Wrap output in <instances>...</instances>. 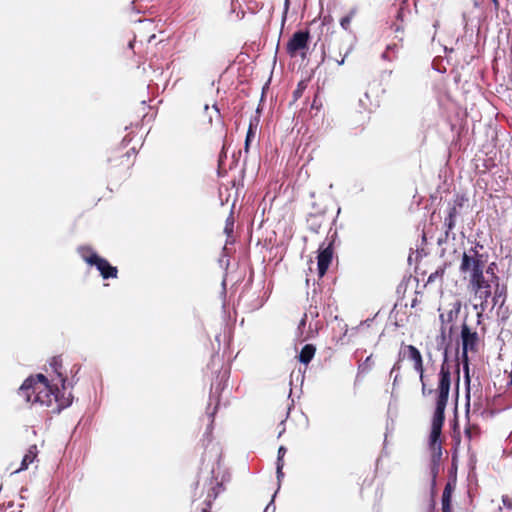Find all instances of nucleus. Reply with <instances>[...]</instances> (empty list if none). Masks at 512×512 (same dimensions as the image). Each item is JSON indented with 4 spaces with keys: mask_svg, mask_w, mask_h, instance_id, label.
Listing matches in <instances>:
<instances>
[{
    "mask_svg": "<svg viewBox=\"0 0 512 512\" xmlns=\"http://www.w3.org/2000/svg\"><path fill=\"white\" fill-rule=\"evenodd\" d=\"M18 394L26 402L52 407L54 413H60L70 406L73 400L71 392H66L62 387L60 389L57 383L51 385L43 374L27 378L19 388Z\"/></svg>",
    "mask_w": 512,
    "mask_h": 512,
    "instance_id": "f257e3e1",
    "label": "nucleus"
},
{
    "mask_svg": "<svg viewBox=\"0 0 512 512\" xmlns=\"http://www.w3.org/2000/svg\"><path fill=\"white\" fill-rule=\"evenodd\" d=\"M207 368L211 370L209 402L206 408V415L210 422L207 425L205 434L212 432L214 418L220 405V397L227 387L231 372L230 366L223 368V362L218 354L212 355L210 362L207 364Z\"/></svg>",
    "mask_w": 512,
    "mask_h": 512,
    "instance_id": "f03ea898",
    "label": "nucleus"
},
{
    "mask_svg": "<svg viewBox=\"0 0 512 512\" xmlns=\"http://www.w3.org/2000/svg\"><path fill=\"white\" fill-rule=\"evenodd\" d=\"M205 454L202 457L201 467L198 472V480L194 483L195 488L198 487L200 482H203V490L207 491L205 499L206 507L201 509V512H211L212 502L224 490L223 481H218L216 470L220 468L221 454L215 456Z\"/></svg>",
    "mask_w": 512,
    "mask_h": 512,
    "instance_id": "7ed1b4c3",
    "label": "nucleus"
},
{
    "mask_svg": "<svg viewBox=\"0 0 512 512\" xmlns=\"http://www.w3.org/2000/svg\"><path fill=\"white\" fill-rule=\"evenodd\" d=\"M451 389L438 388L436 389L435 407L433 410L429 437L442 436V429L445 423V410L449 401V394Z\"/></svg>",
    "mask_w": 512,
    "mask_h": 512,
    "instance_id": "20e7f679",
    "label": "nucleus"
},
{
    "mask_svg": "<svg viewBox=\"0 0 512 512\" xmlns=\"http://www.w3.org/2000/svg\"><path fill=\"white\" fill-rule=\"evenodd\" d=\"M311 35L308 29H298L289 38L286 44V52L290 57L298 54L304 59L307 57Z\"/></svg>",
    "mask_w": 512,
    "mask_h": 512,
    "instance_id": "39448f33",
    "label": "nucleus"
},
{
    "mask_svg": "<svg viewBox=\"0 0 512 512\" xmlns=\"http://www.w3.org/2000/svg\"><path fill=\"white\" fill-rule=\"evenodd\" d=\"M451 347L442 348V363L438 372V388L451 389V364H450Z\"/></svg>",
    "mask_w": 512,
    "mask_h": 512,
    "instance_id": "423d86ee",
    "label": "nucleus"
},
{
    "mask_svg": "<svg viewBox=\"0 0 512 512\" xmlns=\"http://www.w3.org/2000/svg\"><path fill=\"white\" fill-rule=\"evenodd\" d=\"M334 257V250L331 247V244L329 246H325V242H322L317 250V274L318 277L321 279L323 278Z\"/></svg>",
    "mask_w": 512,
    "mask_h": 512,
    "instance_id": "0eeeda50",
    "label": "nucleus"
},
{
    "mask_svg": "<svg viewBox=\"0 0 512 512\" xmlns=\"http://www.w3.org/2000/svg\"><path fill=\"white\" fill-rule=\"evenodd\" d=\"M460 339L462 348L472 349V352L477 350L479 335L477 331L472 330V328L466 323V320H464L461 325Z\"/></svg>",
    "mask_w": 512,
    "mask_h": 512,
    "instance_id": "6e6552de",
    "label": "nucleus"
},
{
    "mask_svg": "<svg viewBox=\"0 0 512 512\" xmlns=\"http://www.w3.org/2000/svg\"><path fill=\"white\" fill-rule=\"evenodd\" d=\"M143 2H150V0H131L130 1V23H142L147 21V19H141L138 17L139 14H144L148 10V5L143 4Z\"/></svg>",
    "mask_w": 512,
    "mask_h": 512,
    "instance_id": "1a4fd4ad",
    "label": "nucleus"
},
{
    "mask_svg": "<svg viewBox=\"0 0 512 512\" xmlns=\"http://www.w3.org/2000/svg\"><path fill=\"white\" fill-rule=\"evenodd\" d=\"M430 462L441 463L443 456L442 438L428 437Z\"/></svg>",
    "mask_w": 512,
    "mask_h": 512,
    "instance_id": "9d476101",
    "label": "nucleus"
},
{
    "mask_svg": "<svg viewBox=\"0 0 512 512\" xmlns=\"http://www.w3.org/2000/svg\"><path fill=\"white\" fill-rule=\"evenodd\" d=\"M493 284L495 286V291L492 302L494 306L499 305L501 308L505 304L507 298V286L505 284H500V278L498 275H494Z\"/></svg>",
    "mask_w": 512,
    "mask_h": 512,
    "instance_id": "9b49d317",
    "label": "nucleus"
},
{
    "mask_svg": "<svg viewBox=\"0 0 512 512\" xmlns=\"http://www.w3.org/2000/svg\"><path fill=\"white\" fill-rule=\"evenodd\" d=\"M92 266H95L103 279L116 278L118 270L112 266L105 258L100 257Z\"/></svg>",
    "mask_w": 512,
    "mask_h": 512,
    "instance_id": "f8f14e48",
    "label": "nucleus"
},
{
    "mask_svg": "<svg viewBox=\"0 0 512 512\" xmlns=\"http://www.w3.org/2000/svg\"><path fill=\"white\" fill-rule=\"evenodd\" d=\"M439 320L441 322L439 335L436 337V348L437 350H441L445 347H451L452 346V339L451 337H448L447 330L445 326V315L440 314Z\"/></svg>",
    "mask_w": 512,
    "mask_h": 512,
    "instance_id": "ddd939ff",
    "label": "nucleus"
},
{
    "mask_svg": "<svg viewBox=\"0 0 512 512\" xmlns=\"http://www.w3.org/2000/svg\"><path fill=\"white\" fill-rule=\"evenodd\" d=\"M478 261L475 260V257L473 255L468 254L467 252H463L461 256V263L459 266V270L461 273H472L475 270H480Z\"/></svg>",
    "mask_w": 512,
    "mask_h": 512,
    "instance_id": "4468645a",
    "label": "nucleus"
},
{
    "mask_svg": "<svg viewBox=\"0 0 512 512\" xmlns=\"http://www.w3.org/2000/svg\"><path fill=\"white\" fill-rule=\"evenodd\" d=\"M463 370V380L465 387V414L468 417L470 410V399H471V374H470V366L467 364L462 367Z\"/></svg>",
    "mask_w": 512,
    "mask_h": 512,
    "instance_id": "2eb2a0df",
    "label": "nucleus"
},
{
    "mask_svg": "<svg viewBox=\"0 0 512 512\" xmlns=\"http://www.w3.org/2000/svg\"><path fill=\"white\" fill-rule=\"evenodd\" d=\"M77 253L88 265L92 266L101 256L89 245H81Z\"/></svg>",
    "mask_w": 512,
    "mask_h": 512,
    "instance_id": "dca6fc26",
    "label": "nucleus"
},
{
    "mask_svg": "<svg viewBox=\"0 0 512 512\" xmlns=\"http://www.w3.org/2000/svg\"><path fill=\"white\" fill-rule=\"evenodd\" d=\"M316 353V346L311 343L305 344L299 354L297 355V359L301 364L308 366V364L312 361Z\"/></svg>",
    "mask_w": 512,
    "mask_h": 512,
    "instance_id": "f3484780",
    "label": "nucleus"
},
{
    "mask_svg": "<svg viewBox=\"0 0 512 512\" xmlns=\"http://www.w3.org/2000/svg\"><path fill=\"white\" fill-rule=\"evenodd\" d=\"M488 283L484 277V269L475 270L470 273V285L476 293L483 289V285Z\"/></svg>",
    "mask_w": 512,
    "mask_h": 512,
    "instance_id": "a211bd4d",
    "label": "nucleus"
},
{
    "mask_svg": "<svg viewBox=\"0 0 512 512\" xmlns=\"http://www.w3.org/2000/svg\"><path fill=\"white\" fill-rule=\"evenodd\" d=\"M441 463L429 462V474H430V494L431 496H437V478L439 475Z\"/></svg>",
    "mask_w": 512,
    "mask_h": 512,
    "instance_id": "6ab92c4d",
    "label": "nucleus"
},
{
    "mask_svg": "<svg viewBox=\"0 0 512 512\" xmlns=\"http://www.w3.org/2000/svg\"><path fill=\"white\" fill-rule=\"evenodd\" d=\"M37 455H38L37 446L36 445L30 446L27 453L24 455V457L22 459L20 468L16 469L14 472L17 473V472L26 470L29 467V465L32 464L36 460Z\"/></svg>",
    "mask_w": 512,
    "mask_h": 512,
    "instance_id": "aec40b11",
    "label": "nucleus"
},
{
    "mask_svg": "<svg viewBox=\"0 0 512 512\" xmlns=\"http://www.w3.org/2000/svg\"><path fill=\"white\" fill-rule=\"evenodd\" d=\"M456 488V483L447 481L446 485L444 487L442 497H441V504L442 507H452V494Z\"/></svg>",
    "mask_w": 512,
    "mask_h": 512,
    "instance_id": "412c9836",
    "label": "nucleus"
},
{
    "mask_svg": "<svg viewBox=\"0 0 512 512\" xmlns=\"http://www.w3.org/2000/svg\"><path fill=\"white\" fill-rule=\"evenodd\" d=\"M50 366L53 371L57 374L58 382L61 384L62 388L66 390V378L63 376L61 371L62 369V361L59 357H54L50 362Z\"/></svg>",
    "mask_w": 512,
    "mask_h": 512,
    "instance_id": "4be33fe9",
    "label": "nucleus"
},
{
    "mask_svg": "<svg viewBox=\"0 0 512 512\" xmlns=\"http://www.w3.org/2000/svg\"><path fill=\"white\" fill-rule=\"evenodd\" d=\"M470 351H472V349H467V348H462V347H461V351H460V347L457 344L456 349H455V360L461 361L462 367L466 364L468 366H470V357H469Z\"/></svg>",
    "mask_w": 512,
    "mask_h": 512,
    "instance_id": "5701e85b",
    "label": "nucleus"
},
{
    "mask_svg": "<svg viewBox=\"0 0 512 512\" xmlns=\"http://www.w3.org/2000/svg\"><path fill=\"white\" fill-rule=\"evenodd\" d=\"M308 229L313 233H318L321 228V221L318 213H309L307 216Z\"/></svg>",
    "mask_w": 512,
    "mask_h": 512,
    "instance_id": "b1692460",
    "label": "nucleus"
},
{
    "mask_svg": "<svg viewBox=\"0 0 512 512\" xmlns=\"http://www.w3.org/2000/svg\"><path fill=\"white\" fill-rule=\"evenodd\" d=\"M462 303L460 300H456L453 303L452 309L445 315V324L452 322L457 316L459 315L461 311Z\"/></svg>",
    "mask_w": 512,
    "mask_h": 512,
    "instance_id": "393cba45",
    "label": "nucleus"
},
{
    "mask_svg": "<svg viewBox=\"0 0 512 512\" xmlns=\"http://www.w3.org/2000/svg\"><path fill=\"white\" fill-rule=\"evenodd\" d=\"M405 348L407 350V358L413 363L423 358L420 350L416 346L410 344L406 345Z\"/></svg>",
    "mask_w": 512,
    "mask_h": 512,
    "instance_id": "a878e982",
    "label": "nucleus"
},
{
    "mask_svg": "<svg viewBox=\"0 0 512 512\" xmlns=\"http://www.w3.org/2000/svg\"><path fill=\"white\" fill-rule=\"evenodd\" d=\"M229 14H236V20H240L244 17L245 12L241 9V5L238 0H231Z\"/></svg>",
    "mask_w": 512,
    "mask_h": 512,
    "instance_id": "bb28decb",
    "label": "nucleus"
},
{
    "mask_svg": "<svg viewBox=\"0 0 512 512\" xmlns=\"http://www.w3.org/2000/svg\"><path fill=\"white\" fill-rule=\"evenodd\" d=\"M325 242V246H329L331 244L332 249H335L336 242H339V236L337 230H333L332 226L329 229L328 235L326 239L323 241Z\"/></svg>",
    "mask_w": 512,
    "mask_h": 512,
    "instance_id": "cd10ccee",
    "label": "nucleus"
},
{
    "mask_svg": "<svg viewBox=\"0 0 512 512\" xmlns=\"http://www.w3.org/2000/svg\"><path fill=\"white\" fill-rule=\"evenodd\" d=\"M234 216L233 211L231 210L229 216L226 218L225 221V227H224V233L226 234L227 238H230L233 236L234 233Z\"/></svg>",
    "mask_w": 512,
    "mask_h": 512,
    "instance_id": "c85d7f7f",
    "label": "nucleus"
},
{
    "mask_svg": "<svg viewBox=\"0 0 512 512\" xmlns=\"http://www.w3.org/2000/svg\"><path fill=\"white\" fill-rule=\"evenodd\" d=\"M373 365H374V362L372 360V355H369L366 357V359L363 362H361L358 365V373H361V374L368 373L369 371H371Z\"/></svg>",
    "mask_w": 512,
    "mask_h": 512,
    "instance_id": "c756f323",
    "label": "nucleus"
},
{
    "mask_svg": "<svg viewBox=\"0 0 512 512\" xmlns=\"http://www.w3.org/2000/svg\"><path fill=\"white\" fill-rule=\"evenodd\" d=\"M355 13H356V8H353L350 10V12L348 14H346L345 16H343L340 19V26L342 29H344L345 31L349 30L350 23L352 21L353 16L355 15Z\"/></svg>",
    "mask_w": 512,
    "mask_h": 512,
    "instance_id": "7c9ffc66",
    "label": "nucleus"
},
{
    "mask_svg": "<svg viewBox=\"0 0 512 512\" xmlns=\"http://www.w3.org/2000/svg\"><path fill=\"white\" fill-rule=\"evenodd\" d=\"M264 302V299L257 295L251 303L247 304V311L252 312L260 309L264 305Z\"/></svg>",
    "mask_w": 512,
    "mask_h": 512,
    "instance_id": "2f4dec72",
    "label": "nucleus"
},
{
    "mask_svg": "<svg viewBox=\"0 0 512 512\" xmlns=\"http://www.w3.org/2000/svg\"><path fill=\"white\" fill-rule=\"evenodd\" d=\"M457 471H458V463L451 462L450 467L448 468L447 481L457 483Z\"/></svg>",
    "mask_w": 512,
    "mask_h": 512,
    "instance_id": "473e14b6",
    "label": "nucleus"
},
{
    "mask_svg": "<svg viewBox=\"0 0 512 512\" xmlns=\"http://www.w3.org/2000/svg\"><path fill=\"white\" fill-rule=\"evenodd\" d=\"M307 88V84L305 81H300L298 84H297V87L296 89L293 91V98L294 100H298L300 97H302L305 89Z\"/></svg>",
    "mask_w": 512,
    "mask_h": 512,
    "instance_id": "72a5a7b5",
    "label": "nucleus"
},
{
    "mask_svg": "<svg viewBox=\"0 0 512 512\" xmlns=\"http://www.w3.org/2000/svg\"><path fill=\"white\" fill-rule=\"evenodd\" d=\"M414 365V370L419 374V379H420V382H423V379H425V369H424V365H423V358L422 359H419L418 361H416L415 363H413Z\"/></svg>",
    "mask_w": 512,
    "mask_h": 512,
    "instance_id": "f704fd0d",
    "label": "nucleus"
},
{
    "mask_svg": "<svg viewBox=\"0 0 512 512\" xmlns=\"http://www.w3.org/2000/svg\"><path fill=\"white\" fill-rule=\"evenodd\" d=\"M226 295H227V289H226V276H225L221 282V292H220V297L222 298L223 313H226Z\"/></svg>",
    "mask_w": 512,
    "mask_h": 512,
    "instance_id": "c9c22d12",
    "label": "nucleus"
},
{
    "mask_svg": "<svg viewBox=\"0 0 512 512\" xmlns=\"http://www.w3.org/2000/svg\"><path fill=\"white\" fill-rule=\"evenodd\" d=\"M283 467L284 464H276L277 492L280 490L281 481L284 478Z\"/></svg>",
    "mask_w": 512,
    "mask_h": 512,
    "instance_id": "e433bc0d",
    "label": "nucleus"
},
{
    "mask_svg": "<svg viewBox=\"0 0 512 512\" xmlns=\"http://www.w3.org/2000/svg\"><path fill=\"white\" fill-rule=\"evenodd\" d=\"M456 219L451 217H445L444 226L446 228L445 232L447 235H450L452 230L455 228Z\"/></svg>",
    "mask_w": 512,
    "mask_h": 512,
    "instance_id": "4c0bfd02",
    "label": "nucleus"
},
{
    "mask_svg": "<svg viewBox=\"0 0 512 512\" xmlns=\"http://www.w3.org/2000/svg\"><path fill=\"white\" fill-rule=\"evenodd\" d=\"M454 374H455V391H456V396L458 397L459 395V386H460V363L457 362L455 364V367H454Z\"/></svg>",
    "mask_w": 512,
    "mask_h": 512,
    "instance_id": "58836bf2",
    "label": "nucleus"
},
{
    "mask_svg": "<svg viewBox=\"0 0 512 512\" xmlns=\"http://www.w3.org/2000/svg\"><path fill=\"white\" fill-rule=\"evenodd\" d=\"M287 453V448L284 445H280L277 451V459L275 464H284V457Z\"/></svg>",
    "mask_w": 512,
    "mask_h": 512,
    "instance_id": "ea45409f",
    "label": "nucleus"
},
{
    "mask_svg": "<svg viewBox=\"0 0 512 512\" xmlns=\"http://www.w3.org/2000/svg\"><path fill=\"white\" fill-rule=\"evenodd\" d=\"M241 155H242L241 150H239L237 153L234 152L232 154L231 163L229 165V169L230 170H232V169H234V168H236L238 166V163H239V161L241 159Z\"/></svg>",
    "mask_w": 512,
    "mask_h": 512,
    "instance_id": "a19ab883",
    "label": "nucleus"
},
{
    "mask_svg": "<svg viewBox=\"0 0 512 512\" xmlns=\"http://www.w3.org/2000/svg\"><path fill=\"white\" fill-rule=\"evenodd\" d=\"M224 158H227V152L224 151V149H222V151L219 154V159H218V176H220V177H223L225 174V171L222 172V165H223Z\"/></svg>",
    "mask_w": 512,
    "mask_h": 512,
    "instance_id": "79ce46f5",
    "label": "nucleus"
},
{
    "mask_svg": "<svg viewBox=\"0 0 512 512\" xmlns=\"http://www.w3.org/2000/svg\"><path fill=\"white\" fill-rule=\"evenodd\" d=\"M445 268H438L435 272L431 273L428 276L427 283H432L435 281L437 277H442L444 275Z\"/></svg>",
    "mask_w": 512,
    "mask_h": 512,
    "instance_id": "37998d69",
    "label": "nucleus"
},
{
    "mask_svg": "<svg viewBox=\"0 0 512 512\" xmlns=\"http://www.w3.org/2000/svg\"><path fill=\"white\" fill-rule=\"evenodd\" d=\"M473 257H475V260L478 261L479 267L484 269L485 263L487 262L488 254L480 253L477 255H473Z\"/></svg>",
    "mask_w": 512,
    "mask_h": 512,
    "instance_id": "c03bdc74",
    "label": "nucleus"
},
{
    "mask_svg": "<svg viewBox=\"0 0 512 512\" xmlns=\"http://www.w3.org/2000/svg\"><path fill=\"white\" fill-rule=\"evenodd\" d=\"M484 249V245L480 241H474V246L469 249L470 255L480 254V250Z\"/></svg>",
    "mask_w": 512,
    "mask_h": 512,
    "instance_id": "a18cd8bd",
    "label": "nucleus"
},
{
    "mask_svg": "<svg viewBox=\"0 0 512 512\" xmlns=\"http://www.w3.org/2000/svg\"><path fill=\"white\" fill-rule=\"evenodd\" d=\"M460 442V435L456 438V443L452 449L451 462L458 463V444Z\"/></svg>",
    "mask_w": 512,
    "mask_h": 512,
    "instance_id": "49530a36",
    "label": "nucleus"
},
{
    "mask_svg": "<svg viewBox=\"0 0 512 512\" xmlns=\"http://www.w3.org/2000/svg\"><path fill=\"white\" fill-rule=\"evenodd\" d=\"M277 495V491L274 492V494L271 497L270 502L266 505L264 512H275L276 506H275V497Z\"/></svg>",
    "mask_w": 512,
    "mask_h": 512,
    "instance_id": "de8ad7c7",
    "label": "nucleus"
},
{
    "mask_svg": "<svg viewBox=\"0 0 512 512\" xmlns=\"http://www.w3.org/2000/svg\"><path fill=\"white\" fill-rule=\"evenodd\" d=\"M421 385H422V388H421V392H422V395L425 397V396H429L433 393L436 394V389H432V388H428L427 387V384L425 382V379H423V382H421Z\"/></svg>",
    "mask_w": 512,
    "mask_h": 512,
    "instance_id": "09e8293b",
    "label": "nucleus"
},
{
    "mask_svg": "<svg viewBox=\"0 0 512 512\" xmlns=\"http://www.w3.org/2000/svg\"><path fill=\"white\" fill-rule=\"evenodd\" d=\"M259 123H260V114L251 116V118L249 120L248 127H251L252 129L257 130Z\"/></svg>",
    "mask_w": 512,
    "mask_h": 512,
    "instance_id": "8fccbe9b",
    "label": "nucleus"
},
{
    "mask_svg": "<svg viewBox=\"0 0 512 512\" xmlns=\"http://www.w3.org/2000/svg\"><path fill=\"white\" fill-rule=\"evenodd\" d=\"M256 132H257V130L252 129L251 127H248L244 141H248V143H252L256 137Z\"/></svg>",
    "mask_w": 512,
    "mask_h": 512,
    "instance_id": "3c124183",
    "label": "nucleus"
},
{
    "mask_svg": "<svg viewBox=\"0 0 512 512\" xmlns=\"http://www.w3.org/2000/svg\"><path fill=\"white\" fill-rule=\"evenodd\" d=\"M484 291L481 293L480 297L484 299V301H487L488 298L491 297V286L489 283H486L483 285Z\"/></svg>",
    "mask_w": 512,
    "mask_h": 512,
    "instance_id": "603ef678",
    "label": "nucleus"
},
{
    "mask_svg": "<svg viewBox=\"0 0 512 512\" xmlns=\"http://www.w3.org/2000/svg\"><path fill=\"white\" fill-rule=\"evenodd\" d=\"M502 503L504 507L508 510H512V498L508 495L502 496Z\"/></svg>",
    "mask_w": 512,
    "mask_h": 512,
    "instance_id": "864d4df0",
    "label": "nucleus"
},
{
    "mask_svg": "<svg viewBox=\"0 0 512 512\" xmlns=\"http://www.w3.org/2000/svg\"><path fill=\"white\" fill-rule=\"evenodd\" d=\"M289 7H290V0H285L283 14H282V25H284V23L287 19V13H288Z\"/></svg>",
    "mask_w": 512,
    "mask_h": 512,
    "instance_id": "5fc2aeb1",
    "label": "nucleus"
},
{
    "mask_svg": "<svg viewBox=\"0 0 512 512\" xmlns=\"http://www.w3.org/2000/svg\"><path fill=\"white\" fill-rule=\"evenodd\" d=\"M154 119V114H150L149 112H145L141 115V123H150Z\"/></svg>",
    "mask_w": 512,
    "mask_h": 512,
    "instance_id": "6e6d98bb",
    "label": "nucleus"
},
{
    "mask_svg": "<svg viewBox=\"0 0 512 512\" xmlns=\"http://www.w3.org/2000/svg\"><path fill=\"white\" fill-rule=\"evenodd\" d=\"M457 215H458V211H457L456 205L449 204L448 214L446 217H451V218L456 219Z\"/></svg>",
    "mask_w": 512,
    "mask_h": 512,
    "instance_id": "4d7b16f0",
    "label": "nucleus"
},
{
    "mask_svg": "<svg viewBox=\"0 0 512 512\" xmlns=\"http://www.w3.org/2000/svg\"><path fill=\"white\" fill-rule=\"evenodd\" d=\"M465 201H467V198L464 195H456L453 205H456V207H462Z\"/></svg>",
    "mask_w": 512,
    "mask_h": 512,
    "instance_id": "13d9d810",
    "label": "nucleus"
},
{
    "mask_svg": "<svg viewBox=\"0 0 512 512\" xmlns=\"http://www.w3.org/2000/svg\"><path fill=\"white\" fill-rule=\"evenodd\" d=\"M496 268L497 264L495 262L490 263L486 268V273L492 275V281L494 280V275H496L494 272Z\"/></svg>",
    "mask_w": 512,
    "mask_h": 512,
    "instance_id": "bf43d9fd",
    "label": "nucleus"
},
{
    "mask_svg": "<svg viewBox=\"0 0 512 512\" xmlns=\"http://www.w3.org/2000/svg\"><path fill=\"white\" fill-rule=\"evenodd\" d=\"M430 503H429V506H428V511L427 512H434L435 509H436V496H431L430 495Z\"/></svg>",
    "mask_w": 512,
    "mask_h": 512,
    "instance_id": "052dcab7",
    "label": "nucleus"
},
{
    "mask_svg": "<svg viewBox=\"0 0 512 512\" xmlns=\"http://www.w3.org/2000/svg\"><path fill=\"white\" fill-rule=\"evenodd\" d=\"M400 369H401V362L396 361L390 370V376H392L394 372L398 373L400 371Z\"/></svg>",
    "mask_w": 512,
    "mask_h": 512,
    "instance_id": "680f3d73",
    "label": "nucleus"
},
{
    "mask_svg": "<svg viewBox=\"0 0 512 512\" xmlns=\"http://www.w3.org/2000/svg\"><path fill=\"white\" fill-rule=\"evenodd\" d=\"M321 106H322L321 102L318 101V99L315 97L310 108L318 111L321 108Z\"/></svg>",
    "mask_w": 512,
    "mask_h": 512,
    "instance_id": "e2e57ef3",
    "label": "nucleus"
},
{
    "mask_svg": "<svg viewBox=\"0 0 512 512\" xmlns=\"http://www.w3.org/2000/svg\"><path fill=\"white\" fill-rule=\"evenodd\" d=\"M351 50H352V47H349V48L347 49V51L345 52V54L343 55V57H342L340 60H336L338 65H343V64H344L345 59H346V57L349 55V53L351 52Z\"/></svg>",
    "mask_w": 512,
    "mask_h": 512,
    "instance_id": "0e129e2a",
    "label": "nucleus"
},
{
    "mask_svg": "<svg viewBox=\"0 0 512 512\" xmlns=\"http://www.w3.org/2000/svg\"><path fill=\"white\" fill-rule=\"evenodd\" d=\"M311 206H312V208L315 210V212H314V213H318V216L323 215V214L325 213V211H324V210H319V209H318V205H317V203H316V202H313Z\"/></svg>",
    "mask_w": 512,
    "mask_h": 512,
    "instance_id": "69168bd1",
    "label": "nucleus"
},
{
    "mask_svg": "<svg viewBox=\"0 0 512 512\" xmlns=\"http://www.w3.org/2000/svg\"><path fill=\"white\" fill-rule=\"evenodd\" d=\"M433 70L439 72V73H445L446 72V68L444 66H436L433 64L432 66Z\"/></svg>",
    "mask_w": 512,
    "mask_h": 512,
    "instance_id": "338daca9",
    "label": "nucleus"
},
{
    "mask_svg": "<svg viewBox=\"0 0 512 512\" xmlns=\"http://www.w3.org/2000/svg\"><path fill=\"white\" fill-rule=\"evenodd\" d=\"M448 237H449V235H447V234L445 233L443 237L438 238V240H437V244H438L439 246H440V245H442L443 243H445V242L447 241Z\"/></svg>",
    "mask_w": 512,
    "mask_h": 512,
    "instance_id": "774afa93",
    "label": "nucleus"
}]
</instances>
